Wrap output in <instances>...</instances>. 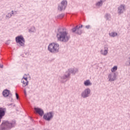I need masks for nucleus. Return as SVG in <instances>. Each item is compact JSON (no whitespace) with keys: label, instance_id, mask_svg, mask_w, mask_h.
Returning a JSON list of instances; mask_svg holds the SVG:
<instances>
[{"label":"nucleus","instance_id":"nucleus-9","mask_svg":"<svg viewBox=\"0 0 130 130\" xmlns=\"http://www.w3.org/2000/svg\"><path fill=\"white\" fill-rule=\"evenodd\" d=\"M125 10V8L124 7V5H121L118 7V14H122L124 10Z\"/></svg>","mask_w":130,"mask_h":130},{"label":"nucleus","instance_id":"nucleus-25","mask_svg":"<svg viewBox=\"0 0 130 130\" xmlns=\"http://www.w3.org/2000/svg\"><path fill=\"white\" fill-rule=\"evenodd\" d=\"M2 118H0V122H1V119Z\"/></svg>","mask_w":130,"mask_h":130},{"label":"nucleus","instance_id":"nucleus-13","mask_svg":"<svg viewBox=\"0 0 130 130\" xmlns=\"http://www.w3.org/2000/svg\"><path fill=\"white\" fill-rule=\"evenodd\" d=\"M7 125L9 127H11L12 126V123H9L8 121H6L2 123V125Z\"/></svg>","mask_w":130,"mask_h":130},{"label":"nucleus","instance_id":"nucleus-26","mask_svg":"<svg viewBox=\"0 0 130 130\" xmlns=\"http://www.w3.org/2000/svg\"><path fill=\"white\" fill-rule=\"evenodd\" d=\"M78 32H79V31H80V30H78Z\"/></svg>","mask_w":130,"mask_h":130},{"label":"nucleus","instance_id":"nucleus-14","mask_svg":"<svg viewBox=\"0 0 130 130\" xmlns=\"http://www.w3.org/2000/svg\"><path fill=\"white\" fill-rule=\"evenodd\" d=\"M85 86H90V85H92V83L90 82V80H86L84 82Z\"/></svg>","mask_w":130,"mask_h":130},{"label":"nucleus","instance_id":"nucleus-3","mask_svg":"<svg viewBox=\"0 0 130 130\" xmlns=\"http://www.w3.org/2000/svg\"><path fill=\"white\" fill-rule=\"evenodd\" d=\"M16 42L17 43H19L21 46H23L25 43V40L22 36H19L16 38Z\"/></svg>","mask_w":130,"mask_h":130},{"label":"nucleus","instance_id":"nucleus-17","mask_svg":"<svg viewBox=\"0 0 130 130\" xmlns=\"http://www.w3.org/2000/svg\"><path fill=\"white\" fill-rule=\"evenodd\" d=\"M107 53H108V50H105L104 52L102 53V54H103L104 55H106V54H107Z\"/></svg>","mask_w":130,"mask_h":130},{"label":"nucleus","instance_id":"nucleus-7","mask_svg":"<svg viewBox=\"0 0 130 130\" xmlns=\"http://www.w3.org/2000/svg\"><path fill=\"white\" fill-rule=\"evenodd\" d=\"M35 110L38 114H39L41 116H42L44 114V112L43 110L39 108H35Z\"/></svg>","mask_w":130,"mask_h":130},{"label":"nucleus","instance_id":"nucleus-16","mask_svg":"<svg viewBox=\"0 0 130 130\" xmlns=\"http://www.w3.org/2000/svg\"><path fill=\"white\" fill-rule=\"evenodd\" d=\"M117 70V66H114L111 70L112 73H114V72H115Z\"/></svg>","mask_w":130,"mask_h":130},{"label":"nucleus","instance_id":"nucleus-15","mask_svg":"<svg viewBox=\"0 0 130 130\" xmlns=\"http://www.w3.org/2000/svg\"><path fill=\"white\" fill-rule=\"evenodd\" d=\"M109 35L111 37H115L117 35V34L116 32H111L109 34Z\"/></svg>","mask_w":130,"mask_h":130},{"label":"nucleus","instance_id":"nucleus-21","mask_svg":"<svg viewBox=\"0 0 130 130\" xmlns=\"http://www.w3.org/2000/svg\"><path fill=\"white\" fill-rule=\"evenodd\" d=\"M86 28L87 29H89V28H90V25H86Z\"/></svg>","mask_w":130,"mask_h":130},{"label":"nucleus","instance_id":"nucleus-23","mask_svg":"<svg viewBox=\"0 0 130 130\" xmlns=\"http://www.w3.org/2000/svg\"><path fill=\"white\" fill-rule=\"evenodd\" d=\"M82 27H83V25H81V26H79V28H82Z\"/></svg>","mask_w":130,"mask_h":130},{"label":"nucleus","instance_id":"nucleus-4","mask_svg":"<svg viewBox=\"0 0 130 130\" xmlns=\"http://www.w3.org/2000/svg\"><path fill=\"white\" fill-rule=\"evenodd\" d=\"M29 74H25L22 79L21 82L23 84V87H26L28 85V79H29Z\"/></svg>","mask_w":130,"mask_h":130},{"label":"nucleus","instance_id":"nucleus-20","mask_svg":"<svg viewBox=\"0 0 130 130\" xmlns=\"http://www.w3.org/2000/svg\"><path fill=\"white\" fill-rule=\"evenodd\" d=\"M15 95H16V99H19V94H18V93H16Z\"/></svg>","mask_w":130,"mask_h":130},{"label":"nucleus","instance_id":"nucleus-2","mask_svg":"<svg viewBox=\"0 0 130 130\" xmlns=\"http://www.w3.org/2000/svg\"><path fill=\"white\" fill-rule=\"evenodd\" d=\"M48 49L50 52L53 53L58 52L59 50V45L56 43H52L49 45Z\"/></svg>","mask_w":130,"mask_h":130},{"label":"nucleus","instance_id":"nucleus-11","mask_svg":"<svg viewBox=\"0 0 130 130\" xmlns=\"http://www.w3.org/2000/svg\"><path fill=\"white\" fill-rule=\"evenodd\" d=\"M3 95L4 97H8L10 95V90L5 89L3 92Z\"/></svg>","mask_w":130,"mask_h":130},{"label":"nucleus","instance_id":"nucleus-6","mask_svg":"<svg viewBox=\"0 0 130 130\" xmlns=\"http://www.w3.org/2000/svg\"><path fill=\"white\" fill-rule=\"evenodd\" d=\"M52 117H53L52 113L50 112L47 113L44 115V118L46 120H50V119H51Z\"/></svg>","mask_w":130,"mask_h":130},{"label":"nucleus","instance_id":"nucleus-10","mask_svg":"<svg viewBox=\"0 0 130 130\" xmlns=\"http://www.w3.org/2000/svg\"><path fill=\"white\" fill-rule=\"evenodd\" d=\"M6 113V109L0 108V118H3V116H5Z\"/></svg>","mask_w":130,"mask_h":130},{"label":"nucleus","instance_id":"nucleus-27","mask_svg":"<svg viewBox=\"0 0 130 130\" xmlns=\"http://www.w3.org/2000/svg\"><path fill=\"white\" fill-rule=\"evenodd\" d=\"M101 52H102V50H101Z\"/></svg>","mask_w":130,"mask_h":130},{"label":"nucleus","instance_id":"nucleus-19","mask_svg":"<svg viewBox=\"0 0 130 130\" xmlns=\"http://www.w3.org/2000/svg\"><path fill=\"white\" fill-rule=\"evenodd\" d=\"M101 5H102V1H101L96 4V6H101Z\"/></svg>","mask_w":130,"mask_h":130},{"label":"nucleus","instance_id":"nucleus-18","mask_svg":"<svg viewBox=\"0 0 130 130\" xmlns=\"http://www.w3.org/2000/svg\"><path fill=\"white\" fill-rule=\"evenodd\" d=\"M77 29H78V26H76V27H74L72 29L73 32H76L77 31Z\"/></svg>","mask_w":130,"mask_h":130},{"label":"nucleus","instance_id":"nucleus-1","mask_svg":"<svg viewBox=\"0 0 130 130\" xmlns=\"http://www.w3.org/2000/svg\"><path fill=\"white\" fill-rule=\"evenodd\" d=\"M56 36L58 41H61V42H68L71 38L69 32L65 30L59 31Z\"/></svg>","mask_w":130,"mask_h":130},{"label":"nucleus","instance_id":"nucleus-8","mask_svg":"<svg viewBox=\"0 0 130 130\" xmlns=\"http://www.w3.org/2000/svg\"><path fill=\"white\" fill-rule=\"evenodd\" d=\"M91 91L89 88L86 89L85 90V91L83 92V93H82V96L83 98H86V97H88L89 94H90Z\"/></svg>","mask_w":130,"mask_h":130},{"label":"nucleus","instance_id":"nucleus-24","mask_svg":"<svg viewBox=\"0 0 130 130\" xmlns=\"http://www.w3.org/2000/svg\"><path fill=\"white\" fill-rule=\"evenodd\" d=\"M24 93L26 94V91H24Z\"/></svg>","mask_w":130,"mask_h":130},{"label":"nucleus","instance_id":"nucleus-22","mask_svg":"<svg viewBox=\"0 0 130 130\" xmlns=\"http://www.w3.org/2000/svg\"><path fill=\"white\" fill-rule=\"evenodd\" d=\"M78 34H82V31H80V32H78Z\"/></svg>","mask_w":130,"mask_h":130},{"label":"nucleus","instance_id":"nucleus-12","mask_svg":"<svg viewBox=\"0 0 130 130\" xmlns=\"http://www.w3.org/2000/svg\"><path fill=\"white\" fill-rule=\"evenodd\" d=\"M108 77L109 78V81H114L115 78H116V75H115V74H110L109 75Z\"/></svg>","mask_w":130,"mask_h":130},{"label":"nucleus","instance_id":"nucleus-5","mask_svg":"<svg viewBox=\"0 0 130 130\" xmlns=\"http://www.w3.org/2000/svg\"><path fill=\"white\" fill-rule=\"evenodd\" d=\"M67 4L68 2H67V1H63L61 3V5L58 7V9L59 11H62V10H65Z\"/></svg>","mask_w":130,"mask_h":130}]
</instances>
